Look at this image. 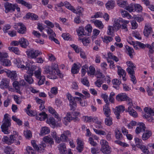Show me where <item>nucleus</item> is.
<instances>
[{"label": "nucleus", "mask_w": 154, "mask_h": 154, "mask_svg": "<svg viewBox=\"0 0 154 154\" xmlns=\"http://www.w3.org/2000/svg\"><path fill=\"white\" fill-rule=\"evenodd\" d=\"M9 116V115L8 114H6L4 115L2 121L3 123L1 126L2 131L6 134L9 133L8 131V127L11 125V119Z\"/></svg>", "instance_id": "obj_1"}, {"label": "nucleus", "mask_w": 154, "mask_h": 154, "mask_svg": "<svg viewBox=\"0 0 154 154\" xmlns=\"http://www.w3.org/2000/svg\"><path fill=\"white\" fill-rule=\"evenodd\" d=\"M145 114L143 116L144 118L147 119L149 122H152L153 120L152 116H154V109H152L149 107H146L144 109Z\"/></svg>", "instance_id": "obj_2"}, {"label": "nucleus", "mask_w": 154, "mask_h": 154, "mask_svg": "<svg viewBox=\"0 0 154 154\" xmlns=\"http://www.w3.org/2000/svg\"><path fill=\"white\" fill-rule=\"evenodd\" d=\"M73 115L75 116L72 117V116L70 113L68 112L66 114V116L65 117L63 120L64 124L67 125L68 124V122H70L72 120H74V121H79V119L76 117L80 115V113L78 112H75L73 113Z\"/></svg>", "instance_id": "obj_3"}, {"label": "nucleus", "mask_w": 154, "mask_h": 154, "mask_svg": "<svg viewBox=\"0 0 154 154\" xmlns=\"http://www.w3.org/2000/svg\"><path fill=\"white\" fill-rule=\"evenodd\" d=\"M26 53L28 57L31 59H35L42 54L40 51L33 49H28L26 51Z\"/></svg>", "instance_id": "obj_4"}, {"label": "nucleus", "mask_w": 154, "mask_h": 154, "mask_svg": "<svg viewBox=\"0 0 154 154\" xmlns=\"http://www.w3.org/2000/svg\"><path fill=\"white\" fill-rule=\"evenodd\" d=\"M116 99L118 101H127L128 105H132L131 100L127 96L125 93H121L118 94L116 96Z\"/></svg>", "instance_id": "obj_5"}, {"label": "nucleus", "mask_w": 154, "mask_h": 154, "mask_svg": "<svg viewBox=\"0 0 154 154\" xmlns=\"http://www.w3.org/2000/svg\"><path fill=\"white\" fill-rule=\"evenodd\" d=\"M44 70L43 72V73L44 74H49V75L47 76V77L50 79H56V77L55 75L56 74V73H55L51 70V67L46 66H45L44 68Z\"/></svg>", "instance_id": "obj_6"}, {"label": "nucleus", "mask_w": 154, "mask_h": 154, "mask_svg": "<svg viewBox=\"0 0 154 154\" xmlns=\"http://www.w3.org/2000/svg\"><path fill=\"white\" fill-rule=\"evenodd\" d=\"M10 80L9 79L3 78L0 82V88L2 89H5L9 88Z\"/></svg>", "instance_id": "obj_7"}, {"label": "nucleus", "mask_w": 154, "mask_h": 154, "mask_svg": "<svg viewBox=\"0 0 154 154\" xmlns=\"http://www.w3.org/2000/svg\"><path fill=\"white\" fill-rule=\"evenodd\" d=\"M67 97L69 101V106L70 107V109L72 110H74L77 106V104L75 101H74V97H72L71 94H68L67 95Z\"/></svg>", "instance_id": "obj_8"}, {"label": "nucleus", "mask_w": 154, "mask_h": 154, "mask_svg": "<svg viewBox=\"0 0 154 154\" xmlns=\"http://www.w3.org/2000/svg\"><path fill=\"white\" fill-rule=\"evenodd\" d=\"M121 19L115 18L113 20V24L112 26V29L114 31H117L120 29V23Z\"/></svg>", "instance_id": "obj_9"}, {"label": "nucleus", "mask_w": 154, "mask_h": 154, "mask_svg": "<svg viewBox=\"0 0 154 154\" xmlns=\"http://www.w3.org/2000/svg\"><path fill=\"white\" fill-rule=\"evenodd\" d=\"M118 68L117 73L120 78L122 77L123 81H125L127 80L126 78V72L121 67L119 66H117Z\"/></svg>", "instance_id": "obj_10"}, {"label": "nucleus", "mask_w": 154, "mask_h": 154, "mask_svg": "<svg viewBox=\"0 0 154 154\" xmlns=\"http://www.w3.org/2000/svg\"><path fill=\"white\" fill-rule=\"evenodd\" d=\"M126 63L128 67L127 69L128 73L129 74L134 73V69L136 67V65L131 61H128Z\"/></svg>", "instance_id": "obj_11"}, {"label": "nucleus", "mask_w": 154, "mask_h": 154, "mask_svg": "<svg viewBox=\"0 0 154 154\" xmlns=\"http://www.w3.org/2000/svg\"><path fill=\"white\" fill-rule=\"evenodd\" d=\"M152 32V28L151 25L149 23H146L143 32L144 35L147 37Z\"/></svg>", "instance_id": "obj_12"}, {"label": "nucleus", "mask_w": 154, "mask_h": 154, "mask_svg": "<svg viewBox=\"0 0 154 154\" xmlns=\"http://www.w3.org/2000/svg\"><path fill=\"white\" fill-rule=\"evenodd\" d=\"M125 110V107L122 105L116 107V109L114 110V112L117 119H120V113L123 112Z\"/></svg>", "instance_id": "obj_13"}, {"label": "nucleus", "mask_w": 154, "mask_h": 154, "mask_svg": "<svg viewBox=\"0 0 154 154\" xmlns=\"http://www.w3.org/2000/svg\"><path fill=\"white\" fill-rule=\"evenodd\" d=\"M14 5L8 2L5 3L4 7L5 8V12L8 13L10 11H14V6H15Z\"/></svg>", "instance_id": "obj_14"}, {"label": "nucleus", "mask_w": 154, "mask_h": 154, "mask_svg": "<svg viewBox=\"0 0 154 154\" xmlns=\"http://www.w3.org/2000/svg\"><path fill=\"white\" fill-rule=\"evenodd\" d=\"M16 63L18 68L23 69H27L28 65L26 64V65H24V62L20 59L17 58L16 59Z\"/></svg>", "instance_id": "obj_15"}, {"label": "nucleus", "mask_w": 154, "mask_h": 154, "mask_svg": "<svg viewBox=\"0 0 154 154\" xmlns=\"http://www.w3.org/2000/svg\"><path fill=\"white\" fill-rule=\"evenodd\" d=\"M82 93L85 95L78 92H75V94L76 95L78 96L81 97L82 98L85 99H86L90 97V95L87 91L83 90L82 91Z\"/></svg>", "instance_id": "obj_16"}, {"label": "nucleus", "mask_w": 154, "mask_h": 154, "mask_svg": "<svg viewBox=\"0 0 154 154\" xmlns=\"http://www.w3.org/2000/svg\"><path fill=\"white\" fill-rule=\"evenodd\" d=\"M133 148V149L134 150H136V145H131ZM137 147H139L143 152L145 153L149 154V150H148V147L145 146V145H136Z\"/></svg>", "instance_id": "obj_17"}, {"label": "nucleus", "mask_w": 154, "mask_h": 154, "mask_svg": "<svg viewBox=\"0 0 154 154\" xmlns=\"http://www.w3.org/2000/svg\"><path fill=\"white\" fill-rule=\"evenodd\" d=\"M100 150L105 154H109L111 152V149L109 145H102Z\"/></svg>", "instance_id": "obj_18"}, {"label": "nucleus", "mask_w": 154, "mask_h": 154, "mask_svg": "<svg viewBox=\"0 0 154 154\" xmlns=\"http://www.w3.org/2000/svg\"><path fill=\"white\" fill-rule=\"evenodd\" d=\"M109 105V104L107 103L103 106V113L106 117L110 116L111 115V110Z\"/></svg>", "instance_id": "obj_19"}, {"label": "nucleus", "mask_w": 154, "mask_h": 154, "mask_svg": "<svg viewBox=\"0 0 154 154\" xmlns=\"http://www.w3.org/2000/svg\"><path fill=\"white\" fill-rule=\"evenodd\" d=\"M129 21L121 19V24H120V28L124 29L125 31H128L127 24L129 23Z\"/></svg>", "instance_id": "obj_20"}, {"label": "nucleus", "mask_w": 154, "mask_h": 154, "mask_svg": "<svg viewBox=\"0 0 154 154\" xmlns=\"http://www.w3.org/2000/svg\"><path fill=\"white\" fill-rule=\"evenodd\" d=\"M145 124L143 123H140L139 126L136 128L135 132L137 134H138L142 131H145Z\"/></svg>", "instance_id": "obj_21"}, {"label": "nucleus", "mask_w": 154, "mask_h": 154, "mask_svg": "<svg viewBox=\"0 0 154 154\" xmlns=\"http://www.w3.org/2000/svg\"><path fill=\"white\" fill-rule=\"evenodd\" d=\"M19 44L22 47L26 48L29 45V43L26 39L22 38L19 40Z\"/></svg>", "instance_id": "obj_22"}, {"label": "nucleus", "mask_w": 154, "mask_h": 154, "mask_svg": "<svg viewBox=\"0 0 154 154\" xmlns=\"http://www.w3.org/2000/svg\"><path fill=\"white\" fill-rule=\"evenodd\" d=\"M7 76L12 80H15L17 78V75L16 71H8L6 72Z\"/></svg>", "instance_id": "obj_23"}, {"label": "nucleus", "mask_w": 154, "mask_h": 154, "mask_svg": "<svg viewBox=\"0 0 154 154\" xmlns=\"http://www.w3.org/2000/svg\"><path fill=\"white\" fill-rule=\"evenodd\" d=\"M42 140L44 142L47 144H52L54 143L53 138L49 135L44 137Z\"/></svg>", "instance_id": "obj_24"}, {"label": "nucleus", "mask_w": 154, "mask_h": 154, "mask_svg": "<svg viewBox=\"0 0 154 154\" xmlns=\"http://www.w3.org/2000/svg\"><path fill=\"white\" fill-rule=\"evenodd\" d=\"M50 132L49 128L46 126L42 127L41 128L40 135L43 136L48 134Z\"/></svg>", "instance_id": "obj_25"}, {"label": "nucleus", "mask_w": 154, "mask_h": 154, "mask_svg": "<svg viewBox=\"0 0 154 154\" xmlns=\"http://www.w3.org/2000/svg\"><path fill=\"white\" fill-rule=\"evenodd\" d=\"M48 111L50 113L52 114L53 116L54 117L57 118L58 120H60V118L59 117L58 114L56 112L55 110L53 108L51 107H48Z\"/></svg>", "instance_id": "obj_26"}, {"label": "nucleus", "mask_w": 154, "mask_h": 154, "mask_svg": "<svg viewBox=\"0 0 154 154\" xmlns=\"http://www.w3.org/2000/svg\"><path fill=\"white\" fill-rule=\"evenodd\" d=\"M74 10H72V12L74 13L78 14L79 15V16H82L83 15V13L84 11L83 9L80 7H77L76 9L74 8Z\"/></svg>", "instance_id": "obj_27"}, {"label": "nucleus", "mask_w": 154, "mask_h": 154, "mask_svg": "<svg viewBox=\"0 0 154 154\" xmlns=\"http://www.w3.org/2000/svg\"><path fill=\"white\" fill-rule=\"evenodd\" d=\"M17 25L20 27V28L18 29V32L22 34L25 33L26 31L25 25L21 23H18Z\"/></svg>", "instance_id": "obj_28"}, {"label": "nucleus", "mask_w": 154, "mask_h": 154, "mask_svg": "<svg viewBox=\"0 0 154 154\" xmlns=\"http://www.w3.org/2000/svg\"><path fill=\"white\" fill-rule=\"evenodd\" d=\"M16 2L19 3L21 4L22 5H24L28 9H31L32 8V6L31 5L28 3H27L23 0H16Z\"/></svg>", "instance_id": "obj_29"}, {"label": "nucleus", "mask_w": 154, "mask_h": 154, "mask_svg": "<svg viewBox=\"0 0 154 154\" xmlns=\"http://www.w3.org/2000/svg\"><path fill=\"white\" fill-rule=\"evenodd\" d=\"M38 116L37 117V119L40 121L44 120L47 117V115L44 112L39 113Z\"/></svg>", "instance_id": "obj_30"}, {"label": "nucleus", "mask_w": 154, "mask_h": 154, "mask_svg": "<svg viewBox=\"0 0 154 154\" xmlns=\"http://www.w3.org/2000/svg\"><path fill=\"white\" fill-rule=\"evenodd\" d=\"M0 63L2 65L5 66H10L11 64V61L7 59L1 60Z\"/></svg>", "instance_id": "obj_31"}, {"label": "nucleus", "mask_w": 154, "mask_h": 154, "mask_svg": "<svg viewBox=\"0 0 154 154\" xmlns=\"http://www.w3.org/2000/svg\"><path fill=\"white\" fill-rule=\"evenodd\" d=\"M115 136L116 138L119 140H121L122 138V135L121 131L118 128L115 130Z\"/></svg>", "instance_id": "obj_32"}, {"label": "nucleus", "mask_w": 154, "mask_h": 154, "mask_svg": "<svg viewBox=\"0 0 154 154\" xmlns=\"http://www.w3.org/2000/svg\"><path fill=\"white\" fill-rule=\"evenodd\" d=\"M115 2L114 1L110 0L108 1L106 4V8L108 9L113 8L115 7Z\"/></svg>", "instance_id": "obj_33"}, {"label": "nucleus", "mask_w": 154, "mask_h": 154, "mask_svg": "<svg viewBox=\"0 0 154 154\" xmlns=\"http://www.w3.org/2000/svg\"><path fill=\"white\" fill-rule=\"evenodd\" d=\"M26 17L27 19L36 20H37L38 16L34 14L28 13L26 15Z\"/></svg>", "instance_id": "obj_34"}, {"label": "nucleus", "mask_w": 154, "mask_h": 154, "mask_svg": "<svg viewBox=\"0 0 154 154\" xmlns=\"http://www.w3.org/2000/svg\"><path fill=\"white\" fill-rule=\"evenodd\" d=\"M58 148L60 154H66L67 153L66 145H60Z\"/></svg>", "instance_id": "obj_35"}, {"label": "nucleus", "mask_w": 154, "mask_h": 154, "mask_svg": "<svg viewBox=\"0 0 154 154\" xmlns=\"http://www.w3.org/2000/svg\"><path fill=\"white\" fill-rule=\"evenodd\" d=\"M93 22L96 27H98L100 29H103L104 27V26L101 21L98 20H96L94 21H93Z\"/></svg>", "instance_id": "obj_36"}, {"label": "nucleus", "mask_w": 154, "mask_h": 154, "mask_svg": "<svg viewBox=\"0 0 154 154\" xmlns=\"http://www.w3.org/2000/svg\"><path fill=\"white\" fill-rule=\"evenodd\" d=\"M151 132L149 131H146L143 133L142 136V139L143 140H146L148 139L151 135Z\"/></svg>", "instance_id": "obj_37"}, {"label": "nucleus", "mask_w": 154, "mask_h": 154, "mask_svg": "<svg viewBox=\"0 0 154 154\" xmlns=\"http://www.w3.org/2000/svg\"><path fill=\"white\" fill-rule=\"evenodd\" d=\"M13 87L17 90V92L19 94H21L20 91V87L19 82L17 81H15L13 83Z\"/></svg>", "instance_id": "obj_38"}, {"label": "nucleus", "mask_w": 154, "mask_h": 154, "mask_svg": "<svg viewBox=\"0 0 154 154\" xmlns=\"http://www.w3.org/2000/svg\"><path fill=\"white\" fill-rule=\"evenodd\" d=\"M106 117L105 119V123L106 125L110 126L113 124L112 119L110 116Z\"/></svg>", "instance_id": "obj_39"}, {"label": "nucleus", "mask_w": 154, "mask_h": 154, "mask_svg": "<svg viewBox=\"0 0 154 154\" xmlns=\"http://www.w3.org/2000/svg\"><path fill=\"white\" fill-rule=\"evenodd\" d=\"M117 2L118 5L121 8H126L128 5L127 1H122L120 0H117Z\"/></svg>", "instance_id": "obj_40"}, {"label": "nucleus", "mask_w": 154, "mask_h": 154, "mask_svg": "<svg viewBox=\"0 0 154 154\" xmlns=\"http://www.w3.org/2000/svg\"><path fill=\"white\" fill-rule=\"evenodd\" d=\"M77 32L78 35L80 36L87 35V33L85 32L84 28L82 27H79L77 30Z\"/></svg>", "instance_id": "obj_41"}, {"label": "nucleus", "mask_w": 154, "mask_h": 154, "mask_svg": "<svg viewBox=\"0 0 154 154\" xmlns=\"http://www.w3.org/2000/svg\"><path fill=\"white\" fill-rule=\"evenodd\" d=\"M101 38L103 42L106 44L113 40V38L112 37L106 35L104 36L103 37H102Z\"/></svg>", "instance_id": "obj_42"}, {"label": "nucleus", "mask_w": 154, "mask_h": 154, "mask_svg": "<svg viewBox=\"0 0 154 154\" xmlns=\"http://www.w3.org/2000/svg\"><path fill=\"white\" fill-rule=\"evenodd\" d=\"M8 49L11 51L14 52L17 55L20 54V52L19 49L17 47H8Z\"/></svg>", "instance_id": "obj_43"}, {"label": "nucleus", "mask_w": 154, "mask_h": 154, "mask_svg": "<svg viewBox=\"0 0 154 154\" xmlns=\"http://www.w3.org/2000/svg\"><path fill=\"white\" fill-rule=\"evenodd\" d=\"M92 145L93 146H94L91 148V153L92 154H97L99 153L100 150V148L95 146L96 145Z\"/></svg>", "instance_id": "obj_44"}, {"label": "nucleus", "mask_w": 154, "mask_h": 154, "mask_svg": "<svg viewBox=\"0 0 154 154\" xmlns=\"http://www.w3.org/2000/svg\"><path fill=\"white\" fill-rule=\"evenodd\" d=\"M79 69L77 64L74 63L71 69V72L73 74H76L79 71Z\"/></svg>", "instance_id": "obj_45"}, {"label": "nucleus", "mask_w": 154, "mask_h": 154, "mask_svg": "<svg viewBox=\"0 0 154 154\" xmlns=\"http://www.w3.org/2000/svg\"><path fill=\"white\" fill-rule=\"evenodd\" d=\"M24 79L29 84H31L34 82V80L32 78L27 75H24Z\"/></svg>", "instance_id": "obj_46"}, {"label": "nucleus", "mask_w": 154, "mask_h": 154, "mask_svg": "<svg viewBox=\"0 0 154 154\" xmlns=\"http://www.w3.org/2000/svg\"><path fill=\"white\" fill-rule=\"evenodd\" d=\"M120 12L123 17H128V18H131V16L127 11L123 10H120Z\"/></svg>", "instance_id": "obj_47"}, {"label": "nucleus", "mask_w": 154, "mask_h": 154, "mask_svg": "<svg viewBox=\"0 0 154 154\" xmlns=\"http://www.w3.org/2000/svg\"><path fill=\"white\" fill-rule=\"evenodd\" d=\"M46 122L53 126H54L55 125V121L54 119L52 117H50L47 119Z\"/></svg>", "instance_id": "obj_48"}, {"label": "nucleus", "mask_w": 154, "mask_h": 154, "mask_svg": "<svg viewBox=\"0 0 154 154\" xmlns=\"http://www.w3.org/2000/svg\"><path fill=\"white\" fill-rule=\"evenodd\" d=\"M134 4L131 3L128 6L126 7L125 9L129 11L130 12L134 11Z\"/></svg>", "instance_id": "obj_49"}, {"label": "nucleus", "mask_w": 154, "mask_h": 154, "mask_svg": "<svg viewBox=\"0 0 154 154\" xmlns=\"http://www.w3.org/2000/svg\"><path fill=\"white\" fill-rule=\"evenodd\" d=\"M126 48L128 52V54L130 57L131 58H133V56L132 54L134 52V50L133 48L128 46H126Z\"/></svg>", "instance_id": "obj_50"}, {"label": "nucleus", "mask_w": 154, "mask_h": 154, "mask_svg": "<svg viewBox=\"0 0 154 154\" xmlns=\"http://www.w3.org/2000/svg\"><path fill=\"white\" fill-rule=\"evenodd\" d=\"M89 70L87 71V73L88 75H94L95 74V68L94 66H91L89 67Z\"/></svg>", "instance_id": "obj_51"}, {"label": "nucleus", "mask_w": 154, "mask_h": 154, "mask_svg": "<svg viewBox=\"0 0 154 154\" xmlns=\"http://www.w3.org/2000/svg\"><path fill=\"white\" fill-rule=\"evenodd\" d=\"M93 130L94 132L97 134L102 135H105L106 134V133L104 131L100 130H97L94 128H93Z\"/></svg>", "instance_id": "obj_52"}, {"label": "nucleus", "mask_w": 154, "mask_h": 154, "mask_svg": "<svg viewBox=\"0 0 154 154\" xmlns=\"http://www.w3.org/2000/svg\"><path fill=\"white\" fill-rule=\"evenodd\" d=\"M64 6L68 9L72 11L74 10V7L71 5V4L67 1L64 2Z\"/></svg>", "instance_id": "obj_53"}, {"label": "nucleus", "mask_w": 154, "mask_h": 154, "mask_svg": "<svg viewBox=\"0 0 154 154\" xmlns=\"http://www.w3.org/2000/svg\"><path fill=\"white\" fill-rule=\"evenodd\" d=\"M134 11L140 12L142 11V7L140 4H134Z\"/></svg>", "instance_id": "obj_54"}, {"label": "nucleus", "mask_w": 154, "mask_h": 154, "mask_svg": "<svg viewBox=\"0 0 154 154\" xmlns=\"http://www.w3.org/2000/svg\"><path fill=\"white\" fill-rule=\"evenodd\" d=\"M41 69L39 67H38V69L35 71L34 72V74L35 77L37 79L40 78V77H42V76L41 75Z\"/></svg>", "instance_id": "obj_55"}, {"label": "nucleus", "mask_w": 154, "mask_h": 154, "mask_svg": "<svg viewBox=\"0 0 154 154\" xmlns=\"http://www.w3.org/2000/svg\"><path fill=\"white\" fill-rule=\"evenodd\" d=\"M24 135L26 139H29L32 137L31 131L29 130H27L24 131Z\"/></svg>", "instance_id": "obj_56"}, {"label": "nucleus", "mask_w": 154, "mask_h": 154, "mask_svg": "<svg viewBox=\"0 0 154 154\" xmlns=\"http://www.w3.org/2000/svg\"><path fill=\"white\" fill-rule=\"evenodd\" d=\"M33 148L35 149V150L38 151H41V147H42V149L44 150V148L46 147V145H32Z\"/></svg>", "instance_id": "obj_57"}, {"label": "nucleus", "mask_w": 154, "mask_h": 154, "mask_svg": "<svg viewBox=\"0 0 154 154\" xmlns=\"http://www.w3.org/2000/svg\"><path fill=\"white\" fill-rule=\"evenodd\" d=\"M46 31L47 32V34L48 35H50V37L53 36H56V35L55 33V32L53 31L49 27H48V29H46Z\"/></svg>", "instance_id": "obj_58"}, {"label": "nucleus", "mask_w": 154, "mask_h": 154, "mask_svg": "<svg viewBox=\"0 0 154 154\" xmlns=\"http://www.w3.org/2000/svg\"><path fill=\"white\" fill-rule=\"evenodd\" d=\"M88 66L87 65H85L82 67L81 69L82 72V76H83L85 75L86 72V69H88Z\"/></svg>", "instance_id": "obj_59"}, {"label": "nucleus", "mask_w": 154, "mask_h": 154, "mask_svg": "<svg viewBox=\"0 0 154 154\" xmlns=\"http://www.w3.org/2000/svg\"><path fill=\"white\" fill-rule=\"evenodd\" d=\"M4 151L6 154H14V153L12 151V149L8 146H7L5 148Z\"/></svg>", "instance_id": "obj_60"}, {"label": "nucleus", "mask_w": 154, "mask_h": 154, "mask_svg": "<svg viewBox=\"0 0 154 154\" xmlns=\"http://www.w3.org/2000/svg\"><path fill=\"white\" fill-rule=\"evenodd\" d=\"M81 82L84 85L86 86L87 87L89 86V82L87 78L82 79H81Z\"/></svg>", "instance_id": "obj_61"}, {"label": "nucleus", "mask_w": 154, "mask_h": 154, "mask_svg": "<svg viewBox=\"0 0 154 154\" xmlns=\"http://www.w3.org/2000/svg\"><path fill=\"white\" fill-rule=\"evenodd\" d=\"M92 118L91 116H83L82 119L84 122L87 123L92 122Z\"/></svg>", "instance_id": "obj_62"}, {"label": "nucleus", "mask_w": 154, "mask_h": 154, "mask_svg": "<svg viewBox=\"0 0 154 154\" xmlns=\"http://www.w3.org/2000/svg\"><path fill=\"white\" fill-rule=\"evenodd\" d=\"M92 122H93L97 124H102V121L99 120L98 118L96 117H94L92 118Z\"/></svg>", "instance_id": "obj_63"}, {"label": "nucleus", "mask_w": 154, "mask_h": 154, "mask_svg": "<svg viewBox=\"0 0 154 154\" xmlns=\"http://www.w3.org/2000/svg\"><path fill=\"white\" fill-rule=\"evenodd\" d=\"M85 29L88 32V33H87V35H89V34L90 33L92 30V27L90 24H88L85 27Z\"/></svg>", "instance_id": "obj_64"}]
</instances>
